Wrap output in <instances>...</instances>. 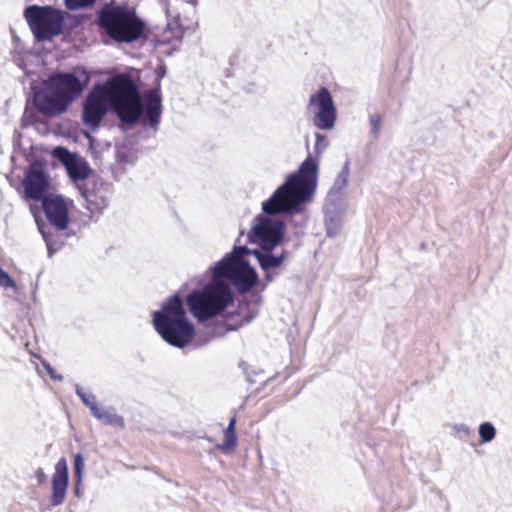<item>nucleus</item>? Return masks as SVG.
Listing matches in <instances>:
<instances>
[{
	"label": "nucleus",
	"instance_id": "1",
	"mask_svg": "<svg viewBox=\"0 0 512 512\" xmlns=\"http://www.w3.org/2000/svg\"><path fill=\"white\" fill-rule=\"evenodd\" d=\"M92 73L84 66H74L70 71H56L42 83L31 85L26 100L21 127L27 128L39 122V115L57 117L83 94L89 86Z\"/></svg>",
	"mask_w": 512,
	"mask_h": 512
},
{
	"label": "nucleus",
	"instance_id": "2",
	"mask_svg": "<svg viewBox=\"0 0 512 512\" xmlns=\"http://www.w3.org/2000/svg\"><path fill=\"white\" fill-rule=\"evenodd\" d=\"M319 159L309 154L298 170L288 174L285 181L262 203L263 212L267 215L285 214L290 217L303 214L317 188Z\"/></svg>",
	"mask_w": 512,
	"mask_h": 512
},
{
	"label": "nucleus",
	"instance_id": "3",
	"mask_svg": "<svg viewBox=\"0 0 512 512\" xmlns=\"http://www.w3.org/2000/svg\"><path fill=\"white\" fill-rule=\"evenodd\" d=\"M152 324L159 336L175 348L187 347L196 335L195 326L187 315L184 299L178 292L169 296L160 309L152 312Z\"/></svg>",
	"mask_w": 512,
	"mask_h": 512
},
{
	"label": "nucleus",
	"instance_id": "4",
	"mask_svg": "<svg viewBox=\"0 0 512 512\" xmlns=\"http://www.w3.org/2000/svg\"><path fill=\"white\" fill-rule=\"evenodd\" d=\"M234 244L232 250L212 264L208 272L216 281H223L237 293L245 295L261 285L257 270L250 264L246 245Z\"/></svg>",
	"mask_w": 512,
	"mask_h": 512
},
{
	"label": "nucleus",
	"instance_id": "5",
	"mask_svg": "<svg viewBox=\"0 0 512 512\" xmlns=\"http://www.w3.org/2000/svg\"><path fill=\"white\" fill-rule=\"evenodd\" d=\"M97 21L109 37L119 43H133L146 34V23L127 1L109 0L98 9Z\"/></svg>",
	"mask_w": 512,
	"mask_h": 512
},
{
	"label": "nucleus",
	"instance_id": "6",
	"mask_svg": "<svg viewBox=\"0 0 512 512\" xmlns=\"http://www.w3.org/2000/svg\"><path fill=\"white\" fill-rule=\"evenodd\" d=\"M111 108L118 118L121 128L131 129L141 116L144 120L145 104H142L137 85L129 73H118L108 77Z\"/></svg>",
	"mask_w": 512,
	"mask_h": 512
},
{
	"label": "nucleus",
	"instance_id": "7",
	"mask_svg": "<svg viewBox=\"0 0 512 512\" xmlns=\"http://www.w3.org/2000/svg\"><path fill=\"white\" fill-rule=\"evenodd\" d=\"M234 301L233 290L223 281H216L210 274V281L200 289L192 290L184 300L190 313L198 322H206Z\"/></svg>",
	"mask_w": 512,
	"mask_h": 512
},
{
	"label": "nucleus",
	"instance_id": "8",
	"mask_svg": "<svg viewBox=\"0 0 512 512\" xmlns=\"http://www.w3.org/2000/svg\"><path fill=\"white\" fill-rule=\"evenodd\" d=\"M23 16L37 42H48L64 33L65 12L52 5L26 6Z\"/></svg>",
	"mask_w": 512,
	"mask_h": 512
},
{
	"label": "nucleus",
	"instance_id": "9",
	"mask_svg": "<svg viewBox=\"0 0 512 512\" xmlns=\"http://www.w3.org/2000/svg\"><path fill=\"white\" fill-rule=\"evenodd\" d=\"M111 97L108 78L96 82L88 92L82 108V122L92 131L96 130L110 111Z\"/></svg>",
	"mask_w": 512,
	"mask_h": 512
},
{
	"label": "nucleus",
	"instance_id": "10",
	"mask_svg": "<svg viewBox=\"0 0 512 512\" xmlns=\"http://www.w3.org/2000/svg\"><path fill=\"white\" fill-rule=\"evenodd\" d=\"M262 213L265 216L257 215L253 219L248 234L247 241L250 244H256L258 247H279L286 238V223L284 220L270 218L271 215Z\"/></svg>",
	"mask_w": 512,
	"mask_h": 512
},
{
	"label": "nucleus",
	"instance_id": "11",
	"mask_svg": "<svg viewBox=\"0 0 512 512\" xmlns=\"http://www.w3.org/2000/svg\"><path fill=\"white\" fill-rule=\"evenodd\" d=\"M249 255H253L257 260L260 269L263 271L262 290L267 284L275 281V279L286 270V263L291 257V252L287 249L278 247L261 246L255 249L247 247L245 250Z\"/></svg>",
	"mask_w": 512,
	"mask_h": 512
},
{
	"label": "nucleus",
	"instance_id": "12",
	"mask_svg": "<svg viewBox=\"0 0 512 512\" xmlns=\"http://www.w3.org/2000/svg\"><path fill=\"white\" fill-rule=\"evenodd\" d=\"M307 109L313 113L312 123L320 130H331L337 119V109L327 87H320L309 97Z\"/></svg>",
	"mask_w": 512,
	"mask_h": 512
},
{
	"label": "nucleus",
	"instance_id": "13",
	"mask_svg": "<svg viewBox=\"0 0 512 512\" xmlns=\"http://www.w3.org/2000/svg\"><path fill=\"white\" fill-rule=\"evenodd\" d=\"M79 193L85 201V207L91 214H102L107 208L113 191L111 183L93 175L85 183L78 186Z\"/></svg>",
	"mask_w": 512,
	"mask_h": 512
},
{
	"label": "nucleus",
	"instance_id": "14",
	"mask_svg": "<svg viewBox=\"0 0 512 512\" xmlns=\"http://www.w3.org/2000/svg\"><path fill=\"white\" fill-rule=\"evenodd\" d=\"M49 187L50 176L46 171L44 163L39 160L32 162L25 172L23 181L25 198L42 202L53 196L49 193Z\"/></svg>",
	"mask_w": 512,
	"mask_h": 512
},
{
	"label": "nucleus",
	"instance_id": "15",
	"mask_svg": "<svg viewBox=\"0 0 512 512\" xmlns=\"http://www.w3.org/2000/svg\"><path fill=\"white\" fill-rule=\"evenodd\" d=\"M258 313L257 310L250 308L249 303L239 302L235 311L229 312L220 322L209 328L208 335L210 338L224 337L228 332L249 324Z\"/></svg>",
	"mask_w": 512,
	"mask_h": 512
},
{
	"label": "nucleus",
	"instance_id": "16",
	"mask_svg": "<svg viewBox=\"0 0 512 512\" xmlns=\"http://www.w3.org/2000/svg\"><path fill=\"white\" fill-rule=\"evenodd\" d=\"M157 77L154 86L145 94V110L143 126L146 128L157 129L163 112L162 95H161V79L166 74V67L162 66L156 70Z\"/></svg>",
	"mask_w": 512,
	"mask_h": 512
},
{
	"label": "nucleus",
	"instance_id": "17",
	"mask_svg": "<svg viewBox=\"0 0 512 512\" xmlns=\"http://www.w3.org/2000/svg\"><path fill=\"white\" fill-rule=\"evenodd\" d=\"M40 203L51 226L57 231H63L68 227L69 213L62 195H53Z\"/></svg>",
	"mask_w": 512,
	"mask_h": 512
},
{
	"label": "nucleus",
	"instance_id": "18",
	"mask_svg": "<svg viewBox=\"0 0 512 512\" xmlns=\"http://www.w3.org/2000/svg\"><path fill=\"white\" fill-rule=\"evenodd\" d=\"M51 482L52 494L50 496V504L53 507H57L64 502L69 484L68 465L64 457H61L56 462Z\"/></svg>",
	"mask_w": 512,
	"mask_h": 512
},
{
	"label": "nucleus",
	"instance_id": "19",
	"mask_svg": "<svg viewBox=\"0 0 512 512\" xmlns=\"http://www.w3.org/2000/svg\"><path fill=\"white\" fill-rule=\"evenodd\" d=\"M343 203L325 201L324 224L326 235L329 238L336 237L342 225Z\"/></svg>",
	"mask_w": 512,
	"mask_h": 512
},
{
	"label": "nucleus",
	"instance_id": "20",
	"mask_svg": "<svg viewBox=\"0 0 512 512\" xmlns=\"http://www.w3.org/2000/svg\"><path fill=\"white\" fill-rule=\"evenodd\" d=\"M350 174V161L347 159L338 173L332 187L330 188L326 200L329 202L343 203V191L348 185Z\"/></svg>",
	"mask_w": 512,
	"mask_h": 512
},
{
	"label": "nucleus",
	"instance_id": "21",
	"mask_svg": "<svg viewBox=\"0 0 512 512\" xmlns=\"http://www.w3.org/2000/svg\"><path fill=\"white\" fill-rule=\"evenodd\" d=\"M66 171L73 183L84 182L93 174V169L80 155L66 168Z\"/></svg>",
	"mask_w": 512,
	"mask_h": 512
},
{
	"label": "nucleus",
	"instance_id": "22",
	"mask_svg": "<svg viewBox=\"0 0 512 512\" xmlns=\"http://www.w3.org/2000/svg\"><path fill=\"white\" fill-rule=\"evenodd\" d=\"M92 416L97 420L103 421L107 425L121 429L125 428L124 418L116 413V409L114 407H108L106 410H103L99 407L96 410V413H94Z\"/></svg>",
	"mask_w": 512,
	"mask_h": 512
},
{
	"label": "nucleus",
	"instance_id": "23",
	"mask_svg": "<svg viewBox=\"0 0 512 512\" xmlns=\"http://www.w3.org/2000/svg\"><path fill=\"white\" fill-rule=\"evenodd\" d=\"M237 445L236 437V418L232 417L229 420L228 426L224 430V442L217 447L224 453L230 454Z\"/></svg>",
	"mask_w": 512,
	"mask_h": 512
},
{
	"label": "nucleus",
	"instance_id": "24",
	"mask_svg": "<svg viewBox=\"0 0 512 512\" xmlns=\"http://www.w3.org/2000/svg\"><path fill=\"white\" fill-rule=\"evenodd\" d=\"M38 229L42 235L43 240L45 241L47 247V256L51 258L62 248L63 242L57 240L49 231L46 230L45 226L38 225Z\"/></svg>",
	"mask_w": 512,
	"mask_h": 512
},
{
	"label": "nucleus",
	"instance_id": "25",
	"mask_svg": "<svg viewBox=\"0 0 512 512\" xmlns=\"http://www.w3.org/2000/svg\"><path fill=\"white\" fill-rule=\"evenodd\" d=\"M52 155L67 168L79 154L64 146H57L53 149Z\"/></svg>",
	"mask_w": 512,
	"mask_h": 512
},
{
	"label": "nucleus",
	"instance_id": "26",
	"mask_svg": "<svg viewBox=\"0 0 512 512\" xmlns=\"http://www.w3.org/2000/svg\"><path fill=\"white\" fill-rule=\"evenodd\" d=\"M52 155L67 168L79 154L64 146H57L53 149Z\"/></svg>",
	"mask_w": 512,
	"mask_h": 512
},
{
	"label": "nucleus",
	"instance_id": "27",
	"mask_svg": "<svg viewBox=\"0 0 512 512\" xmlns=\"http://www.w3.org/2000/svg\"><path fill=\"white\" fill-rule=\"evenodd\" d=\"M75 393L82 403L89 408L91 415L96 413L99 406L94 395L86 393L79 384H75Z\"/></svg>",
	"mask_w": 512,
	"mask_h": 512
},
{
	"label": "nucleus",
	"instance_id": "28",
	"mask_svg": "<svg viewBox=\"0 0 512 512\" xmlns=\"http://www.w3.org/2000/svg\"><path fill=\"white\" fill-rule=\"evenodd\" d=\"M481 443H489L496 437V428L491 422H482L478 428Z\"/></svg>",
	"mask_w": 512,
	"mask_h": 512
},
{
	"label": "nucleus",
	"instance_id": "29",
	"mask_svg": "<svg viewBox=\"0 0 512 512\" xmlns=\"http://www.w3.org/2000/svg\"><path fill=\"white\" fill-rule=\"evenodd\" d=\"M85 470V458L82 453L73 455V474L74 478H83Z\"/></svg>",
	"mask_w": 512,
	"mask_h": 512
},
{
	"label": "nucleus",
	"instance_id": "30",
	"mask_svg": "<svg viewBox=\"0 0 512 512\" xmlns=\"http://www.w3.org/2000/svg\"><path fill=\"white\" fill-rule=\"evenodd\" d=\"M95 1L96 0H64V5L70 11H77L93 6Z\"/></svg>",
	"mask_w": 512,
	"mask_h": 512
},
{
	"label": "nucleus",
	"instance_id": "31",
	"mask_svg": "<svg viewBox=\"0 0 512 512\" xmlns=\"http://www.w3.org/2000/svg\"><path fill=\"white\" fill-rule=\"evenodd\" d=\"M327 146H328V141H327L326 136L322 133L316 132L313 156L320 158V156L325 151Z\"/></svg>",
	"mask_w": 512,
	"mask_h": 512
},
{
	"label": "nucleus",
	"instance_id": "32",
	"mask_svg": "<svg viewBox=\"0 0 512 512\" xmlns=\"http://www.w3.org/2000/svg\"><path fill=\"white\" fill-rule=\"evenodd\" d=\"M31 355L33 357L38 358V359L41 360L42 367L45 369V371L47 372V374L49 375V377L52 380H55V381H62L63 380V376L61 374L57 373L55 371V369L51 366V364L46 359L41 358V356L38 355V354L31 353Z\"/></svg>",
	"mask_w": 512,
	"mask_h": 512
},
{
	"label": "nucleus",
	"instance_id": "33",
	"mask_svg": "<svg viewBox=\"0 0 512 512\" xmlns=\"http://www.w3.org/2000/svg\"><path fill=\"white\" fill-rule=\"evenodd\" d=\"M369 121L371 125V134L378 136L381 130L382 116L379 113L369 115Z\"/></svg>",
	"mask_w": 512,
	"mask_h": 512
},
{
	"label": "nucleus",
	"instance_id": "34",
	"mask_svg": "<svg viewBox=\"0 0 512 512\" xmlns=\"http://www.w3.org/2000/svg\"><path fill=\"white\" fill-rule=\"evenodd\" d=\"M16 286L15 280L6 272L2 267H0V287L3 288H13Z\"/></svg>",
	"mask_w": 512,
	"mask_h": 512
},
{
	"label": "nucleus",
	"instance_id": "35",
	"mask_svg": "<svg viewBox=\"0 0 512 512\" xmlns=\"http://www.w3.org/2000/svg\"><path fill=\"white\" fill-rule=\"evenodd\" d=\"M240 367L242 368L243 372L246 374L247 381L250 384H254L256 382L255 376L258 374L255 370L251 368V366L246 362H241Z\"/></svg>",
	"mask_w": 512,
	"mask_h": 512
},
{
	"label": "nucleus",
	"instance_id": "36",
	"mask_svg": "<svg viewBox=\"0 0 512 512\" xmlns=\"http://www.w3.org/2000/svg\"><path fill=\"white\" fill-rule=\"evenodd\" d=\"M73 493L75 497L82 498L84 495L83 478H74Z\"/></svg>",
	"mask_w": 512,
	"mask_h": 512
},
{
	"label": "nucleus",
	"instance_id": "37",
	"mask_svg": "<svg viewBox=\"0 0 512 512\" xmlns=\"http://www.w3.org/2000/svg\"><path fill=\"white\" fill-rule=\"evenodd\" d=\"M262 300H263V298H262L260 293L253 292V293H251L249 300L248 299H243L240 302H247V303H249L250 308L254 309V307H252V304L253 305H260L262 303ZM255 310H257V309L255 308Z\"/></svg>",
	"mask_w": 512,
	"mask_h": 512
},
{
	"label": "nucleus",
	"instance_id": "38",
	"mask_svg": "<svg viewBox=\"0 0 512 512\" xmlns=\"http://www.w3.org/2000/svg\"><path fill=\"white\" fill-rule=\"evenodd\" d=\"M454 431L463 435L464 437L470 434V428L464 423L455 424Z\"/></svg>",
	"mask_w": 512,
	"mask_h": 512
},
{
	"label": "nucleus",
	"instance_id": "39",
	"mask_svg": "<svg viewBox=\"0 0 512 512\" xmlns=\"http://www.w3.org/2000/svg\"><path fill=\"white\" fill-rule=\"evenodd\" d=\"M35 477L37 479L38 485H42L47 481V475L41 467L37 468L35 471Z\"/></svg>",
	"mask_w": 512,
	"mask_h": 512
},
{
	"label": "nucleus",
	"instance_id": "40",
	"mask_svg": "<svg viewBox=\"0 0 512 512\" xmlns=\"http://www.w3.org/2000/svg\"><path fill=\"white\" fill-rule=\"evenodd\" d=\"M127 161V155L124 153H121L118 155V162L119 163H125Z\"/></svg>",
	"mask_w": 512,
	"mask_h": 512
},
{
	"label": "nucleus",
	"instance_id": "41",
	"mask_svg": "<svg viewBox=\"0 0 512 512\" xmlns=\"http://www.w3.org/2000/svg\"><path fill=\"white\" fill-rule=\"evenodd\" d=\"M296 226H304L305 225V221H301L299 224L298 223H295Z\"/></svg>",
	"mask_w": 512,
	"mask_h": 512
}]
</instances>
